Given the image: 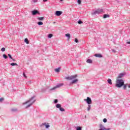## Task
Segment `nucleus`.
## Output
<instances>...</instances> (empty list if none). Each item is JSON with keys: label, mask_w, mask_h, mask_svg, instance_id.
<instances>
[{"label": "nucleus", "mask_w": 130, "mask_h": 130, "mask_svg": "<svg viewBox=\"0 0 130 130\" xmlns=\"http://www.w3.org/2000/svg\"><path fill=\"white\" fill-rule=\"evenodd\" d=\"M53 35L51 34H50L48 35V38H51L52 37Z\"/></svg>", "instance_id": "nucleus-27"}, {"label": "nucleus", "mask_w": 130, "mask_h": 130, "mask_svg": "<svg viewBox=\"0 0 130 130\" xmlns=\"http://www.w3.org/2000/svg\"><path fill=\"white\" fill-rule=\"evenodd\" d=\"M65 36H66V37H67V38H68V39H70V38H71V34H66Z\"/></svg>", "instance_id": "nucleus-13"}, {"label": "nucleus", "mask_w": 130, "mask_h": 130, "mask_svg": "<svg viewBox=\"0 0 130 130\" xmlns=\"http://www.w3.org/2000/svg\"><path fill=\"white\" fill-rule=\"evenodd\" d=\"M75 42H76V43H78V42H79V40H78V39L76 38L75 39Z\"/></svg>", "instance_id": "nucleus-36"}, {"label": "nucleus", "mask_w": 130, "mask_h": 130, "mask_svg": "<svg viewBox=\"0 0 130 130\" xmlns=\"http://www.w3.org/2000/svg\"><path fill=\"white\" fill-rule=\"evenodd\" d=\"M103 9H98L95 11H94L93 12H92L91 13V15H97V14H101V13H103Z\"/></svg>", "instance_id": "nucleus-3"}, {"label": "nucleus", "mask_w": 130, "mask_h": 130, "mask_svg": "<svg viewBox=\"0 0 130 130\" xmlns=\"http://www.w3.org/2000/svg\"><path fill=\"white\" fill-rule=\"evenodd\" d=\"M100 128H105V127H104V125L102 124H100Z\"/></svg>", "instance_id": "nucleus-22"}, {"label": "nucleus", "mask_w": 130, "mask_h": 130, "mask_svg": "<svg viewBox=\"0 0 130 130\" xmlns=\"http://www.w3.org/2000/svg\"><path fill=\"white\" fill-rule=\"evenodd\" d=\"M61 14H62V11H57L55 12V15L58 17H59Z\"/></svg>", "instance_id": "nucleus-8"}, {"label": "nucleus", "mask_w": 130, "mask_h": 130, "mask_svg": "<svg viewBox=\"0 0 130 130\" xmlns=\"http://www.w3.org/2000/svg\"><path fill=\"white\" fill-rule=\"evenodd\" d=\"M78 77V75L76 74L75 75H72L70 77H66V80H74V79H76Z\"/></svg>", "instance_id": "nucleus-5"}, {"label": "nucleus", "mask_w": 130, "mask_h": 130, "mask_svg": "<svg viewBox=\"0 0 130 130\" xmlns=\"http://www.w3.org/2000/svg\"><path fill=\"white\" fill-rule=\"evenodd\" d=\"M78 81V79H75L72 81V84H75V83H77Z\"/></svg>", "instance_id": "nucleus-21"}, {"label": "nucleus", "mask_w": 130, "mask_h": 130, "mask_svg": "<svg viewBox=\"0 0 130 130\" xmlns=\"http://www.w3.org/2000/svg\"><path fill=\"white\" fill-rule=\"evenodd\" d=\"M8 56L9 57V58H11V59H13V57H12L11 54H8Z\"/></svg>", "instance_id": "nucleus-31"}, {"label": "nucleus", "mask_w": 130, "mask_h": 130, "mask_svg": "<svg viewBox=\"0 0 130 130\" xmlns=\"http://www.w3.org/2000/svg\"><path fill=\"white\" fill-rule=\"evenodd\" d=\"M78 24H83V21H81V20H79L78 21Z\"/></svg>", "instance_id": "nucleus-35"}, {"label": "nucleus", "mask_w": 130, "mask_h": 130, "mask_svg": "<svg viewBox=\"0 0 130 130\" xmlns=\"http://www.w3.org/2000/svg\"><path fill=\"white\" fill-rule=\"evenodd\" d=\"M57 102H58V100L57 99H55L54 101V103L55 104H56V103H57Z\"/></svg>", "instance_id": "nucleus-30"}, {"label": "nucleus", "mask_w": 130, "mask_h": 130, "mask_svg": "<svg viewBox=\"0 0 130 130\" xmlns=\"http://www.w3.org/2000/svg\"><path fill=\"white\" fill-rule=\"evenodd\" d=\"M103 122H104L105 123H106V122H107V119L104 118V119H103Z\"/></svg>", "instance_id": "nucleus-33"}, {"label": "nucleus", "mask_w": 130, "mask_h": 130, "mask_svg": "<svg viewBox=\"0 0 130 130\" xmlns=\"http://www.w3.org/2000/svg\"><path fill=\"white\" fill-rule=\"evenodd\" d=\"M60 70V68H56L55 69V72H56V73H59V71Z\"/></svg>", "instance_id": "nucleus-17"}, {"label": "nucleus", "mask_w": 130, "mask_h": 130, "mask_svg": "<svg viewBox=\"0 0 130 130\" xmlns=\"http://www.w3.org/2000/svg\"><path fill=\"white\" fill-rule=\"evenodd\" d=\"M128 88L130 89V85L128 86Z\"/></svg>", "instance_id": "nucleus-45"}, {"label": "nucleus", "mask_w": 130, "mask_h": 130, "mask_svg": "<svg viewBox=\"0 0 130 130\" xmlns=\"http://www.w3.org/2000/svg\"><path fill=\"white\" fill-rule=\"evenodd\" d=\"M3 57L5 59H7V58H8V56H7V55H6V54H3Z\"/></svg>", "instance_id": "nucleus-28"}, {"label": "nucleus", "mask_w": 130, "mask_h": 130, "mask_svg": "<svg viewBox=\"0 0 130 130\" xmlns=\"http://www.w3.org/2000/svg\"><path fill=\"white\" fill-rule=\"evenodd\" d=\"M35 95H34L29 99L28 101L23 103V105H25V104H27V103H29V104L26 107V108H29V107L31 106V105L36 101V100H35Z\"/></svg>", "instance_id": "nucleus-1"}, {"label": "nucleus", "mask_w": 130, "mask_h": 130, "mask_svg": "<svg viewBox=\"0 0 130 130\" xmlns=\"http://www.w3.org/2000/svg\"><path fill=\"white\" fill-rule=\"evenodd\" d=\"M123 86V89L125 90V89H126V84H124V85Z\"/></svg>", "instance_id": "nucleus-37"}, {"label": "nucleus", "mask_w": 130, "mask_h": 130, "mask_svg": "<svg viewBox=\"0 0 130 130\" xmlns=\"http://www.w3.org/2000/svg\"><path fill=\"white\" fill-rule=\"evenodd\" d=\"M91 110V105H88V107L87 108V111H90Z\"/></svg>", "instance_id": "nucleus-25"}, {"label": "nucleus", "mask_w": 130, "mask_h": 130, "mask_svg": "<svg viewBox=\"0 0 130 130\" xmlns=\"http://www.w3.org/2000/svg\"><path fill=\"white\" fill-rule=\"evenodd\" d=\"M24 42L26 43V44H29V40H28V39H24Z\"/></svg>", "instance_id": "nucleus-20"}, {"label": "nucleus", "mask_w": 130, "mask_h": 130, "mask_svg": "<svg viewBox=\"0 0 130 130\" xmlns=\"http://www.w3.org/2000/svg\"><path fill=\"white\" fill-rule=\"evenodd\" d=\"M94 56H95V57H99V58L103 57V56L101 54H99V53L94 54Z\"/></svg>", "instance_id": "nucleus-11"}, {"label": "nucleus", "mask_w": 130, "mask_h": 130, "mask_svg": "<svg viewBox=\"0 0 130 130\" xmlns=\"http://www.w3.org/2000/svg\"><path fill=\"white\" fill-rule=\"evenodd\" d=\"M53 24H55V22H53Z\"/></svg>", "instance_id": "nucleus-47"}, {"label": "nucleus", "mask_w": 130, "mask_h": 130, "mask_svg": "<svg viewBox=\"0 0 130 130\" xmlns=\"http://www.w3.org/2000/svg\"><path fill=\"white\" fill-rule=\"evenodd\" d=\"M1 51H2V52H4V51H6V48H2V49H1Z\"/></svg>", "instance_id": "nucleus-34"}, {"label": "nucleus", "mask_w": 130, "mask_h": 130, "mask_svg": "<svg viewBox=\"0 0 130 130\" xmlns=\"http://www.w3.org/2000/svg\"><path fill=\"white\" fill-rule=\"evenodd\" d=\"M56 108H60L61 107V104H57L56 105Z\"/></svg>", "instance_id": "nucleus-14"}, {"label": "nucleus", "mask_w": 130, "mask_h": 130, "mask_svg": "<svg viewBox=\"0 0 130 130\" xmlns=\"http://www.w3.org/2000/svg\"><path fill=\"white\" fill-rule=\"evenodd\" d=\"M62 86H63V84L60 83V84H57L55 87L51 88L50 90V91H53V90H55V89H57V88H60V87H61Z\"/></svg>", "instance_id": "nucleus-4"}, {"label": "nucleus", "mask_w": 130, "mask_h": 130, "mask_svg": "<svg viewBox=\"0 0 130 130\" xmlns=\"http://www.w3.org/2000/svg\"><path fill=\"white\" fill-rule=\"evenodd\" d=\"M10 64L12 67H14V66H18V64H17L16 63H14V62L10 63Z\"/></svg>", "instance_id": "nucleus-24"}, {"label": "nucleus", "mask_w": 130, "mask_h": 130, "mask_svg": "<svg viewBox=\"0 0 130 130\" xmlns=\"http://www.w3.org/2000/svg\"><path fill=\"white\" fill-rule=\"evenodd\" d=\"M112 51L113 52H114V53H115V52H116L115 50H114V49H112Z\"/></svg>", "instance_id": "nucleus-42"}, {"label": "nucleus", "mask_w": 130, "mask_h": 130, "mask_svg": "<svg viewBox=\"0 0 130 130\" xmlns=\"http://www.w3.org/2000/svg\"><path fill=\"white\" fill-rule=\"evenodd\" d=\"M42 125H45L46 128H48V127H50V125L47 124L46 122H45L44 123H42L41 126H42Z\"/></svg>", "instance_id": "nucleus-9"}, {"label": "nucleus", "mask_w": 130, "mask_h": 130, "mask_svg": "<svg viewBox=\"0 0 130 130\" xmlns=\"http://www.w3.org/2000/svg\"><path fill=\"white\" fill-rule=\"evenodd\" d=\"M104 129V130H110V129H111L110 128H105V127Z\"/></svg>", "instance_id": "nucleus-40"}, {"label": "nucleus", "mask_w": 130, "mask_h": 130, "mask_svg": "<svg viewBox=\"0 0 130 130\" xmlns=\"http://www.w3.org/2000/svg\"><path fill=\"white\" fill-rule=\"evenodd\" d=\"M125 75V74H124V73L119 74L118 76V79H121V78H122V77H124Z\"/></svg>", "instance_id": "nucleus-10"}, {"label": "nucleus", "mask_w": 130, "mask_h": 130, "mask_svg": "<svg viewBox=\"0 0 130 130\" xmlns=\"http://www.w3.org/2000/svg\"><path fill=\"white\" fill-rule=\"evenodd\" d=\"M38 25H39V26H41V25H43V22L42 21H39L38 22Z\"/></svg>", "instance_id": "nucleus-23"}, {"label": "nucleus", "mask_w": 130, "mask_h": 130, "mask_svg": "<svg viewBox=\"0 0 130 130\" xmlns=\"http://www.w3.org/2000/svg\"><path fill=\"white\" fill-rule=\"evenodd\" d=\"M32 3H37V0H32Z\"/></svg>", "instance_id": "nucleus-41"}, {"label": "nucleus", "mask_w": 130, "mask_h": 130, "mask_svg": "<svg viewBox=\"0 0 130 130\" xmlns=\"http://www.w3.org/2000/svg\"><path fill=\"white\" fill-rule=\"evenodd\" d=\"M84 101H86V103H87L88 105L92 104V100H91L90 97L88 96L87 99H84Z\"/></svg>", "instance_id": "nucleus-6"}, {"label": "nucleus", "mask_w": 130, "mask_h": 130, "mask_svg": "<svg viewBox=\"0 0 130 130\" xmlns=\"http://www.w3.org/2000/svg\"><path fill=\"white\" fill-rule=\"evenodd\" d=\"M77 2L79 5H81V0H78Z\"/></svg>", "instance_id": "nucleus-39"}, {"label": "nucleus", "mask_w": 130, "mask_h": 130, "mask_svg": "<svg viewBox=\"0 0 130 130\" xmlns=\"http://www.w3.org/2000/svg\"><path fill=\"white\" fill-rule=\"evenodd\" d=\"M23 77H24L25 79H27V76H26V74H25V73H23Z\"/></svg>", "instance_id": "nucleus-38"}, {"label": "nucleus", "mask_w": 130, "mask_h": 130, "mask_svg": "<svg viewBox=\"0 0 130 130\" xmlns=\"http://www.w3.org/2000/svg\"><path fill=\"white\" fill-rule=\"evenodd\" d=\"M12 59L13 61H16V59H14V58H12Z\"/></svg>", "instance_id": "nucleus-43"}, {"label": "nucleus", "mask_w": 130, "mask_h": 130, "mask_svg": "<svg viewBox=\"0 0 130 130\" xmlns=\"http://www.w3.org/2000/svg\"><path fill=\"white\" fill-rule=\"evenodd\" d=\"M104 19H106V18H109V15L108 14H105L103 16Z\"/></svg>", "instance_id": "nucleus-15"}, {"label": "nucleus", "mask_w": 130, "mask_h": 130, "mask_svg": "<svg viewBox=\"0 0 130 130\" xmlns=\"http://www.w3.org/2000/svg\"><path fill=\"white\" fill-rule=\"evenodd\" d=\"M31 14H32V16H35L36 15H37V14L38 15H40V13H39V11H38V10H35L31 11Z\"/></svg>", "instance_id": "nucleus-7"}, {"label": "nucleus", "mask_w": 130, "mask_h": 130, "mask_svg": "<svg viewBox=\"0 0 130 130\" xmlns=\"http://www.w3.org/2000/svg\"><path fill=\"white\" fill-rule=\"evenodd\" d=\"M60 2H62V1H63V0H60Z\"/></svg>", "instance_id": "nucleus-46"}, {"label": "nucleus", "mask_w": 130, "mask_h": 130, "mask_svg": "<svg viewBox=\"0 0 130 130\" xmlns=\"http://www.w3.org/2000/svg\"><path fill=\"white\" fill-rule=\"evenodd\" d=\"M47 0H43V2L45 3Z\"/></svg>", "instance_id": "nucleus-44"}, {"label": "nucleus", "mask_w": 130, "mask_h": 130, "mask_svg": "<svg viewBox=\"0 0 130 130\" xmlns=\"http://www.w3.org/2000/svg\"><path fill=\"white\" fill-rule=\"evenodd\" d=\"M76 130H82V127L81 126H77L76 128Z\"/></svg>", "instance_id": "nucleus-26"}, {"label": "nucleus", "mask_w": 130, "mask_h": 130, "mask_svg": "<svg viewBox=\"0 0 130 130\" xmlns=\"http://www.w3.org/2000/svg\"><path fill=\"white\" fill-rule=\"evenodd\" d=\"M37 19L39 21H43V20H44V17H38Z\"/></svg>", "instance_id": "nucleus-18"}, {"label": "nucleus", "mask_w": 130, "mask_h": 130, "mask_svg": "<svg viewBox=\"0 0 130 130\" xmlns=\"http://www.w3.org/2000/svg\"><path fill=\"white\" fill-rule=\"evenodd\" d=\"M107 82H108V83H109L110 84V85H112V82L111 81V79H108L107 80Z\"/></svg>", "instance_id": "nucleus-16"}, {"label": "nucleus", "mask_w": 130, "mask_h": 130, "mask_svg": "<svg viewBox=\"0 0 130 130\" xmlns=\"http://www.w3.org/2000/svg\"><path fill=\"white\" fill-rule=\"evenodd\" d=\"M86 62H87V63H92V62H93V61H92V60L90 59H88L87 60Z\"/></svg>", "instance_id": "nucleus-12"}, {"label": "nucleus", "mask_w": 130, "mask_h": 130, "mask_svg": "<svg viewBox=\"0 0 130 130\" xmlns=\"http://www.w3.org/2000/svg\"><path fill=\"white\" fill-rule=\"evenodd\" d=\"M17 109H11V111H12L13 112H15V111H17Z\"/></svg>", "instance_id": "nucleus-32"}, {"label": "nucleus", "mask_w": 130, "mask_h": 130, "mask_svg": "<svg viewBox=\"0 0 130 130\" xmlns=\"http://www.w3.org/2000/svg\"><path fill=\"white\" fill-rule=\"evenodd\" d=\"M4 100H5V99H4V98H1L0 99V103H2V102H3V101H4Z\"/></svg>", "instance_id": "nucleus-29"}, {"label": "nucleus", "mask_w": 130, "mask_h": 130, "mask_svg": "<svg viewBox=\"0 0 130 130\" xmlns=\"http://www.w3.org/2000/svg\"><path fill=\"white\" fill-rule=\"evenodd\" d=\"M59 110L60 111H61V112H63L64 111H66V110H64V108L62 107L59 108Z\"/></svg>", "instance_id": "nucleus-19"}, {"label": "nucleus", "mask_w": 130, "mask_h": 130, "mask_svg": "<svg viewBox=\"0 0 130 130\" xmlns=\"http://www.w3.org/2000/svg\"><path fill=\"white\" fill-rule=\"evenodd\" d=\"M124 85V81L122 79H117L116 81L115 87L117 88H121Z\"/></svg>", "instance_id": "nucleus-2"}]
</instances>
